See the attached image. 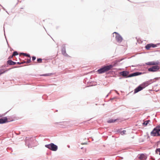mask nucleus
<instances>
[{
    "label": "nucleus",
    "mask_w": 160,
    "mask_h": 160,
    "mask_svg": "<svg viewBox=\"0 0 160 160\" xmlns=\"http://www.w3.org/2000/svg\"><path fill=\"white\" fill-rule=\"evenodd\" d=\"M114 66L112 65L105 66L98 70L97 72L99 74L104 73L110 70Z\"/></svg>",
    "instance_id": "f257e3e1"
},
{
    "label": "nucleus",
    "mask_w": 160,
    "mask_h": 160,
    "mask_svg": "<svg viewBox=\"0 0 160 160\" xmlns=\"http://www.w3.org/2000/svg\"><path fill=\"white\" fill-rule=\"evenodd\" d=\"M129 72L128 71H124L122 72H121L120 73V75H122L123 77H132L133 76H136L139 75H140L141 73L138 72H136L133 73H132L129 75V76H128Z\"/></svg>",
    "instance_id": "f03ea898"
},
{
    "label": "nucleus",
    "mask_w": 160,
    "mask_h": 160,
    "mask_svg": "<svg viewBox=\"0 0 160 160\" xmlns=\"http://www.w3.org/2000/svg\"><path fill=\"white\" fill-rule=\"evenodd\" d=\"M151 135L153 136H160V126L154 128L151 132Z\"/></svg>",
    "instance_id": "7ed1b4c3"
},
{
    "label": "nucleus",
    "mask_w": 160,
    "mask_h": 160,
    "mask_svg": "<svg viewBox=\"0 0 160 160\" xmlns=\"http://www.w3.org/2000/svg\"><path fill=\"white\" fill-rule=\"evenodd\" d=\"M45 147L53 151H56L58 149L57 146L53 143L46 145H45Z\"/></svg>",
    "instance_id": "20e7f679"
},
{
    "label": "nucleus",
    "mask_w": 160,
    "mask_h": 160,
    "mask_svg": "<svg viewBox=\"0 0 160 160\" xmlns=\"http://www.w3.org/2000/svg\"><path fill=\"white\" fill-rule=\"evenodd\" d=\"M159 68H160L158 66L155 65L148 68V70L149 72H156L158 71Z\"/></svg>",
    "instance_id": "39448f33"
},
{
    "label": "nucleus",
    "mask_w": 160,
    "mask_h": 160,
    "mask_svg": "<svg viewBox=\"0 0 160 160\" xmlns=\"http://www.w3.org/2000/svg\"><path fill=\"white\" fill-rule=\"evenodd\" d=\"M114 33L116 34L115 39L116 41L119 42H122V37L117 32H115L113 33V34Z\"/></svg>",
    "instance_id": "423d86ee"
},
{
    "label": "nucleus",
    "mask_w": 160,
    "mask_h": 160,
    "mask_svg": "<svg viewBox=\"0 0 160 160\" xmlns=\"http://www.w3.org/2000/svg\"><path fill=\"white\" fill-rule=\"evenodd\" d=\"M12 121V120H9L7 117H5L0 119V124L5 123Z\"/></svg>",
    "instance_id": "0eeeda50"
},
{
    "label": "nucleus",
    "mask_w": 160,
    "mask_h": 160,
    "mask_svg": "<svg viewBox=\"0 0 160 160\" xmlns=\"http://www.w3.org/2000/svg\"><path fill=\"white\" fill-rule=\"evenodd\" d=\"M159 64V62L158 61L156 62L152 61L148 62L146 64L148 65H157Z\"/></svg>",
    "instance_id": "6e6552de"
},
{
    "label": "nucleus",
    "mask_w": 160,
    "mask_h": 160,
    "mask_svg": "<svg viewBox=\"0 0 160 160\" xmlns=\"http://www.w3.org/2000/svg\"><path fill=\"white\" fill-rule=\"evenodd\" d=\"M156 47V45L153 44H147L145 48L146 49L148 50L151 48H155Z\"/></svg>",
    "instance_id": "1a4fd4ad"
},
{
    "label": "nucleus",
    "mask_w": 160,
    "mask_h": 160,
    "mask_svg": "<svg viewBox=\"0 0 160 160\" xmlns=\"http://www.w3.org/2000/svg\"><path fill=\"white\" fill-rule=\"evenodd\" d=\"M156 47V45L153 44H147L145 48L146 49L148 50L151 48H155Z\"/></svg>",
    "instance_id": "9d476101"
},
{
    "label": "nucleus",
    "mask_w": 160,
    "mask_h": 160,
    "mask_svg": "<svg viewBox=\"0 0 160 160\" xmlns=\"http://www.w3.org/2000/svg\"><path fill=\"white\" fill-rule=\"evenodd\" d=\"M150 122L151 121L150 120L145 121L142 123V125L144 127H146L148 125H150Z\"/></svg>",
    "instance_id": "9b49d317"
},
{
    "label": "nucleus",
    "mask_w": 160,
    "mask_h": 160,
    "mask_svg": "<svg viewBox=\"0 0 160 160\" xmlns=\"http://www.w3.org/2000/svg\"><path fill=\"white\" fill-rule=\"evenodd\" d=\"M149 83L147 81L145 82H144L142 84L140 85L141 86V87L142 88V89L144 88H145L146 87H147L149 85Z\"/></svg>",
    "instance_id": "f8f14e48"
},
{
    "label": "nucleus",
    "mask_w": 160,
    "mask_h": 160,
    "mask_svg": "<svg viewBox=\"0 0 160 160\" xmlns=\"http://www.w3.org/2000/svg\"><path fill=\"white\" fill-rule=\"evenodd\" d=\"M139 158L141 160H145L147 159V157L145 154H142L140 155Z\"/></svg>",
    "instance_id": "ddd939ff"
},
{
    "label": "nucleus",
    "mask_w": 160,
    "mask_h": 160,
    "mask_svg": "<svg viewBox=\"0 0 160 160\" xmlns=\"http://www.w3.org/2000/svg\"><path fill=\"white\" fill-rule=\"evenodd\" d=\"M142 88L141 87V86L140 85L137 88H136L134 90V93H136L138 92H139V91H141L142 90Z\"/></svg>",
    "instance_id": "4468645a"
},
{
    "label": "nucleus",
    "mask_w": 160,
    "mask_h": 160,
    "mask_svg": "<svg viewBox=\"0 0 160 160\" xmlns=\"http://www.w3.org/2000/svg\"><path fill=\"white\" fill-rule=\"evenodd\" d=\"M7 63L8 64L10 65H14L16 64V62H15L10 60H8L7 62Z\"/></svg>",
    "instance_id": "2eb2a0df"
},
{
    "label": "nucleus",
    "mask_w": 160,
    "mask_h": 160,
    "mask_svg": "<svg viewBox=\"0 0 160 160\" xmlns=\"http://www.w3.org/2000/svg\"><path fill=\"white\" fill-rule=\"evenodd\" d=\"M116 120H117V119L113 120V119H111L108 121L107 122L108 123H113V122H115Z\"/></svg>",
    "instance_id": "dca6fc26"
},
{
    "label": "nucleus",
    "mask_w": 160,
    "mask_h": 160,
    "mask_svg": "<svg viewBox=\"0 0 160 160\" xmlns=\"http://www.w3.org/2000/svg\"><path fill=\"white\" fill-rule=\"evenodd\" d=\"M8 70H6L3 71V69H0V75L2 74V73H4L5 72H6L8 71Z\"/></svg>",
    "instance_id": "f3484780"
},
{
    "label": "nucleus",
    "mask_w": 160,
    "mask_h": 160,
    "mask_svg": "<svg viewBox=\"0 0 160 160\" xmlns=\"http://www.w3.org/2000/svg\"><path fill=\"white\" fill-rule=\"evenodd\" d=\"M21 54H22V55H23L24 56H27V57H28L29 58H30V55H29V54H28L27 53H21Z\"/></svg>",
    "instance_id": "a211bd4d"
},
{
    "label": "nucleus",
    "mask_w": 160,
    "mask_h": 160,
    "mask_svg": "<svg viewBox=\"0 0 160 160\" xmlns=\"http://www.w3.org/2000/svg\"><path fill=\"white\" fill-rule=\"evenodd\" d=\"M156 153L160 155V148L157 149L156 150Z\"/></svg>",
    "instance_id": "6ab92c4d"
},
{
    "label": "nucleus",
    "mask_w": 160,
    "mask_h": 160,
    "mask_svg": "<svg viewBox=\"0 0 160 160\" xmlns=\"http://www.w3.org/2000/svg\"><path fill=\"white\" fill-rule=\"evenodd\" d=\"M126 131L125 130H123L121 132V134L122 135H123L126 134Z\"/></svg>",
    "instance_id": "aec40b11"
},
{
    "label": "nucleus",
    "mask_w": 160,
    "mask_h": 160,
    "mask_svg": "<svg viewBox=\"0 0 160 160\" xmlns=\"http://www.w3.org/2000/svg\"><path fill=\"white\" fill-rule=\"evenodd\" d=\"M18 55V53L17 52H14L12 54V56H15Z\"/></svg>",
    "instance_id": "412c9836"
},
{
    "label": "nucleus",
    "mask_w": 160,
    "mask_h": 160,
    "mask_svg": "<svg viewBox=\"0 0 160 160\" xmlns=\"http://www.w3.org/2000/svg\"><path fill=\"white\" fill-rule=\"evenodd\" d=\"M42 62V59L41 58H38L37 59V62L38 63H41Z\"/></svg>",
    "instance_id": "4be33fe9"
},
{
    "label": "nucleus",
    "mask_w": 160,
    "mask_h": 160,
    "mask_svg": "<svg viewBox=\"0 0 160 160\" xmlns=\"http://www.w3.org/2000/svg\"><path fill=\"white\" fill-rule=\"evenodd\" d=\"M31 62V58H29V59H28L27 62H26V63H29Z\"/></svg>",
    "instance_id": "5701e85b"
},
{
    "label": "nucleus",
    "mask_w": 160,
    "mask_h": 160,
    "mask_svg": "<svg viewBox=\"0 0 160 160\" xmlns=\"http://www.w3.org/2000/svg\"><path fill=\"white\" fill-rule=\"evenodd\" d=\"M62 53L63 54H65L66 53L65 50V49H62Z\"/></svg>",
    "instance_id": "b1692460"
},
{
    "label": "nucleus",
    "mask_w": 160,
    "mask_h": 160,
    "mask_svg": "<svg viewBox=\"0 0 160 160\" xmlns=\"http://www.w3.org/2000/svg\"><path fill=\"white\" fill-rule=\"evenodd\" d=\"M36 58V57H34V56H33V57H32V60L33 61H34V60H35Z\"/></svg>",
    "instance_id": "393cba45"
},
{
    "label": "nucleus",
    "mask_w": 160,
    "mask_h": 160,
    "mask_svg": "<svg viewBox=\"0 0 160 160\" xmlns=\"http://www.w3.org/2000/svg\"><path fill=\"white\" fill-rule=\"evenodd\" d=\"M13 57V56H12V55L11 56H10L8 58V59H11V58H12Z\"/></svg>",
    "instance_id": "a878e982"
},
{
    "label": "nucleus",
    "mask_w": 160,
    "mask_h": 160,
    "mask_svg": "<svg viewBox=\"0 0 160 160\" xmlns=\"http://www.w3.org/2000/svg\"><path fill=\"white\" fill-rule=\"evenodd\" d=\"M49 74H44L42 75L43 76H49Z\"/></svg>",
    "instance_id": "bb28decb"
},
{
    "label": "nucleus",
    "mask_w": 160,
    "mask_h": 160,
    "mask_svg": "<svg viewBox=\"0 0 160 160\" xmlns=\"http://www.w3.org/2000/svg\"><path fill=\"white\" fill-rule=\"evenodd\" d=\"M25 62H25V61L22 62H21V64H23V63H25Z\"/></svg>",
    "instance_id": "cd10ccee"
},
{
    "label": "nucleus",
    "mask_w": 160,
    "mask_h": 160,
    "mask_svg": "<svg viewBox=\"0 0 160 160\" xmlns=\"http://www.w3.org/2000/svg\"><path fill=\"white\" fill-rule=\"evenodd\" d=\"M17 64H21V62H17Z\"/></svg>",
    "instance_id": "c85d7f7f"
}]
</instances>
